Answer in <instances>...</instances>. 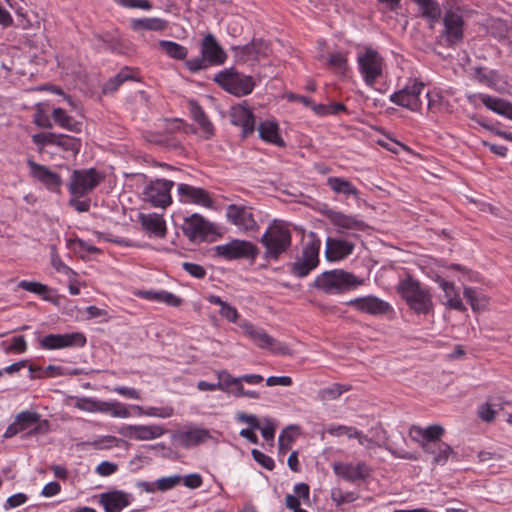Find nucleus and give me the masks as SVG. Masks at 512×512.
Returning <instances> with one entry per match:
<instances>
[{
	"instance_id": "47",
	"label": "nucleus",
	"mask_w": 512,
	"mask_h": 512,
	"mask_svg": "<svg viewBox=\"0 0 512 512\" xmlns=\"http://www.w3.org/2000/svg\"><path fill=\"white\" fill-rule=\"evenodd\" d=\"M358 494L354 492H343L340 488H333L331 490V499L336 506H341L345 503H351L358 499Z\"/></svg>"
},
{
	"instance_id": "46",
	"label": "nucleus",
	"mask_w": 512,
	"mask_h": 512,
	"mask_svg": "<svg viewBox=\"0 0 512 512\" xmlns=\"http://www.w3.org/2000/svg\"><path fill=\"white\" fill-rule=\"evenodd\" d=\"M69 247L81 257L85 256V253H97L99 249L90 243L82 240V239H73L69 240Z\"/></svg>"
},
{
	"instance_id": "23",
	"label": "nucleus",
	"mask_w": 512,
	"mask_h": 512,
	"mask_svg": "<svg viewBox=\"0 0 512 512\" xmlns=\"http://www.w3.org/2000/svg\"><path fill=\"white\" fill-rule=\"evenodd\" d=\"M230 121L233 125L241 127L242 137L246 138L254 132L255 118L253 112L246 105L232 106L229 111Z\"/></svg>"
},
{
	"instance_id": "49",
	"label": "nucleus",
	"mask_w": 512,
	"mask_h": 512,
	"mask_svg": "<svg viewBox=\"0 0 512 512\" xmlns=\"http://www.w3.org/2000/svg\"><path fill=\"white\" fill-rule=\"evenodd\" d=\"M26 350H27V342L25 340V337L22 335L13 337L11 339L10 344L4 348V352L6 354H10V353L21 354V353L26 352Z\"/></svg>"
},
{
	"instance_id": "27",
	"label": "nucleus",
	"mask_w": 512,
	"mask_h": 512,
	"mask_svg": "<svg viewBox=\"0 0 512 512\" xmlns=\"http://www.w3.org/2000/svg\"><path fill=\"white\" fill-rule=\"evenodd\" d=\"M434 281L439 285L444 292L442 303L449 309L457 310L460 312L466 311V307L462 302L459 291L453 282L445 280L440 275L434 277Z\"/></svg>"
},
{
	"instance_id": "53",
	"label": "nucleus",
	"mask_w": 512,
	"mask_h": 512,
	"mask_svg": "<svg viewBox=\"0 0 512 512\" xmlns=\"http://www.w3.org/2000/svg\"><path fill=\"white\" fill-rule=\"evenodd\" d=\"M357 430L358 429L355 427L345 425L330 426L327 428V432L332 436L346 435L348 438H354Z\"/></svg>"
},
{
	"instance_id": "18",
	"label": "nucleus",
	"mask_w": 512,
	"mask_h": 512,
	"mask_svg": "<svg viewBox=\"0 0 512 512\" xmlns=\"http://www.w3.org/2000/svg\"><path fill=\"white\" fill-rule=\"evenodd\" d=\"M232 50L236 61L239 63L257 61L267 57L271 52L269 44L263 39H253L246 45L232 47Z\"/></svg>"
},
{
	"instance_id": "15",
	"label": "nucleus",
	"mask_w": 512,
	"mask_h": 512,
	"mask_svg": "<svg viewBox=\"0 0 512 512\" xmlns=\"http://www.w3.org/2000/svg\"><path fill=\"white\" fill-rule=\"evenodd\" d=\"M245 334L261 349H269L275 353L286 354L288 347L271 337L262 328L255 327L249 321L240 324Z\"/></svg>"
},
{
	"instance_id": "14",
	"label": "nucleus",
	"mask_w": 512,
	"mask_h": 512,
	"mask_svg": "<svg viewBox=\"0 0 512 512\" xmlns=\"http://www.w3.org/2000/svg\"><path fill=\"white\" fill-rule=\"evenodd\" d=\"M444 30L442 37L447 46L454 47L462 42L464 37V20L459 8L449 9L443 17Z\"/></svg>"
},
{
	"instance_id": "58",
	"label": "nucleus",
	"mask_w": 512,
	"mask_h": 512,
	"mask_svg": "<svg viewBox=\"0 0 512 512\" xmlns=\"http://www.w3.org/2000/svg\"><path fill=\"white\" fill-rule=\"evenodd\" d=\"M27 500H28V497L26 494L16 493V494L8 497V499L6 500V502L4 504V509L10 510V509L19 507V506L25 504Z\"/></svg>"
},
{
	"instance_id": "26",
	"label": "nucleus",
	"mask_w": 512,
	"mask_h": 512,
	"mask_svg": "<svg viewBox=\"0 0 512 512\" xmlns=\"http://www.w3.org/2000/svg\"><path fill=\"white\" fill-rule=\"evenodd\" d=\"M334 473L348 482H356L363 480L369 475V469L364 462L358 463H343L334 462Z\"/></svg>"
},
{
	"instance_id": "19",
	"label": "nucleus",
	"mask_w": 512,
	"mask_h": 512,
	"mask_svg": "<svg viewBox=\"0 0 512 512\" xmlns=\"http://www.w3.org/2000/svg\"><path fill=\"white\" fill-rule=\"evenodd\" d=\"M211 438L209 430L196 426H186L172 435L174 444L183 447H195Z\"/></svg>"
},
{
	"instance_id": "17",
	"label": "nucleus",
	"mask_w": 512,
	"mask_h": 512,
	"mask_svg": "<svg viewBox=\"0 0 512 512\" xmlns=\"http://www.w3.org/2000/svg\"><path fill=\"white\" fill-rule=\"evenodd\" d=\"M177 194L181 203L194 204L207 209L214 208V200L204 188L181 183L177 186Z\"/></svg>"
},
{
	"instance_id": "22",
	"label": "nucleus",
	"mask_w": 512,
	"mask_h": 512,
	"mask_svg": "<svg viewBox=\"0 0 512 512\" xmlns=\"http://www.w3.org/2000/svg\"><path fill=\"white\" fill-rule=\"evenodd\" d=\"M346 304L354 307L359 312L370 315H383L391 309L388 302L373 295L354 298L349 300Z\"/></svg>"
},
{
	"instance_id": "42",
	"label": "nucleus",
	"mask_w": 512,
	"mask_h": 512,
	"mask_svg": "<svg viewBox=\"0 0 512 512\" xmlns=\"http://www.w3.org/2000/svg\"><path fill=\"white\" fill-rule=\"evenodd\" d=\"M18 287L25 291H28V292H31V293H34V294L40 296L43 300L49 301L51 299L50 298L51 289L47 285L42 284L40 282L21 280L18 283Z\"/></svg>"
},
{
	"instance_id": "25",
	"label": "nucleus",
	"mask_w": 512,
	"mask_h": 512,
	"mask_svg": "<svg viewBox=\"0 0 512 512\" xmlns=\"http://www.w3.org/2000/svg\"><path fill=\"white\" fill-rule=\"evenodd\" d=\"M27 165L30 169L31 176L41 182L49 190H56L61 186L62 179L58 173L53 172L44 165L36 163L32 159L27 160Z\"/></svg>"
},
{
	"instance_id": "60",
	"label": "nucleus",
	"mask_w": 512,
	"mask_h": 512,
	"mask_svg": "<svg viewBox=\"0 0 512 512\" xmlns=\"http://www.w3.org/2000/svg\"><path fill=\"white\" fill-rule=\"evenodd\" d=\"M96 402L97 400L93 398H77L74 406L79 410L94 413L96 408Z\"/></svg>"
},
{
	"instance_id": "41",
	"label": "nucleus",
	"mask_w": 512,
	"mask_h": 512,
	"mask_svg": "<svg viewBox=\"0 0 512 512\" xmlns=\"http://www.w3.org/2000/svg\"><path fill=\"white\" fill-rule=\"evenodd\" d=\"M133 79L132 71L128 67L123 68L117 75L109 79L103 86V92H115L125 81Z\"/></svg>"
},
{
	"instance_id": "4",
	"label": "nucleus",
	"mask_w": 512,
	"mask_h": 512,
	"mask_svg": "<svg viewBox=\"0 0 512 512\" xmlns=\"http://www.w3.org/2000/svg\"><path fill=\"white\" fill-rule=\"evenodd\" d=\"M362 284V279H359L351 272L341 269L325 271L318 275L314 280L315 288L330 295L341 294L353 290Z\"/></svg>"
},
{
	"instance_id": "63",
	"label": "nucleus",
	"mask_w": 512,
	"mask_h": 512,
	"mask_svg": "<svg viewBox=\"0 0 512 512\" xmlns=\"http://www.w3.org/2000/svg\"><path fill=\"white\" fill-rule=\"evenodd\" d=\"M113 392L129 399H140V393L138 390L126 387V386H116L112 389Z\"/></svg>"
},
{
	"instance_id": "38",
	"label": "nucleus",
	"mask_w": 512,
	"mask_h": 512,
	"mask_svg": "<svg viewBox=\"0 0 512 512\" xmlns=\"http://www.w3.org/2000/svg\"><path fill=\"white\" fill-rule=\"evenodd\" d=\"M81 140L79 138L65 135V134H56V139L54 141V145L65 152L71 153L72 156H76L81 149Z\"/></svg>"
},
{
	"instance_id": "11",
	"label": "nucleus",
	"mask_w": 512,
	"mask_h": 512,
	"mask_svg": "<svg viewBox=\"0 0 512 512\" xmlns=\"http://www.w3.org/2000/svg\"><path fill=\"white\" fill-rule=\"evenodd\" d=\"M214 250L217 256L226 260L247 259L253 261L259 254V249L255 244L240 239L217 245Z\"/></svg>"
},
{
	"instance_id": "5",
	"label": "nucleus",
	"mask_w": 512,
	"mask_h": 512,
	"mask_svg": "<svg viewBox=\"0 0 512 512\" xmlns=\"http://www.w3.org/2000/svg\"><path fill=\"white\" fill-rule=\"evenodd\" d=\"M227 54L220 46L214 35L207 34L201 42V56L185 61V66L191 73H197L211 66L225 63Z\"/></svg>"
},
{
	"instance_id": "21",
	"label": "nucleus",
	"mask_w": 512,
	"mask_h": 512,
	"mask_svg": "<svg viewBox=\"0 0 512 512\" xmlns=\"http://www.w3.org/2000/svg\"><path fill=\"white\" fill-rule=\"evenodd\" d=\"M165 432V428L158 424L125 425L119 430L122 436L137 441L154 440L164 435Z\"/></svg>"
},
{
	"instance_id": "3",
	"label": "nucleus",
	"mask_w": 512,
	"mask_h": 512,
	"mask_svg": "<svg viewBox=\"0 0 512 512\" xmlns=\"http://www.w3.org/2000/svg\"><path fill=\"white\" fill-rule=\"evenodd\" d=\"M266 260H278L292 245V233L286 222L274 220L260 239Z\"/></svg>"
},
{
	"instance_id": "32",
	"label": "nucleus",
	"mask_w": 512,
	"mask_h": 512,
	"mask_svg": "<svg viewBox=\"0 0 512 512\" xmlns=\"http://www.w3.org/2000/svg\"><path fill=\"white\" fill-rule=\"evenodd\" d=\"M188 109L192 119L198 124L201 129L202 135L205 139H210L214 136L215 128L210 121L203 108L195 100L188 102Z\"/></svg>"
},
{
	"instance_id": "64",
	"label": "nucleus",
	"mask_w": 512,
	"mask_h": 512,
	"mask_svg": "<svg viewBox=\"0 0 512 512\" xmlns=\"http://www.w3.org/2000/svg\"><path fill=\"white\" fill-rule=\"evenodd\" d=\"M118 466L115 463L103 461L96 467V473L100 476H110L115 473Z\"/></svg>"
},
{
	"instance_id": "1",
	"label": "nucleus",
	"mask_w": 512,
	"mask_h": 512,
	"mask_svg": "<svg viewBox=\"0 0 512 512\" xmlns=\"http://www.w3.org/2000/svg\"><path fill=\"white\" fill-rule=\"evenodd\" d=\"M445 430L441 425H430L426 428L413 425L410 428L411 438L419 442L424 452H434L433 448H438L439 454L433 460V465H444L453 453L450 445L441 441Z\"/></svg>"
},
{
	"instance_id": "10",
	"label": "nucleus",
	"mask_w": 512,
	"mask_h": 512,
	"mask_svg": "<svg viewBox=\"0 0 512 512\" xmlns=\"http://www.w3.org/2000/svg\"><path fill=\"white\" fill-rule=\"evenodd\" d=\"M103 176L94 168L74 170L69 182L70 193L79 198L92 192L102 181Z\"/></svg>"
},
{
	"instance_id": "13",
	"label": "nucleus",
	"mask_w": 512,
	"mask_h": 512,
	"mask_svg": "<svg viewBox=\"0 0 512 512\" xmlns=\"http://www.w3.org/2000/svg\"><path fill=\"white\" fill-rule=\"evenodd\" d=\"M424 88L425 86L422 82L413 81L403 89L391 94L389 100L398 106L409 109L410 111H420L422 106L421 94L423 93Z\"/></svg>"
},
{
	"instance_id": "7",
	"label": "nucleus",
	"mask_w": 512,
	"mask_h": 512,
	"mask_svg": "<svg viewBox=\"0 0 512 512\" xmlns=\"http://www.w3.org/2000/svg\"><path fill=\"white\" fill-rule=\"evenodd\" d=\"M357 65L363 81L369 87H374L376 81L383 75L384 59L372 47H365L358 52Z\"/></svg>"
},
{
	"instance_id": "39",
	"label": "nucleus",
	"mask_w": 512,
	"mask_h": 512,
	"mask_svg": "<svg viewBox=\"0 0 512 512\" xmlns=\"http://www.w3.org/2000/svg\"><path fill=\"white\" fill-rule=\"evenodd\" d=\"M464 297L469 302L473 311H482L488 305V298L472 287H464Z\"/></svg>"
},
{
	"instance_id": "57",
	"label": "nucleus",
	"mask_w": 512,
	"mask_h": 512,
	"mask_svg": "<svg viewBox=\"0 0 512 512\" xmlns=\"http://www.w3.org/2000/svg\"><path fill=\"white\" fill-rule=\"evenodd\" d=\"M182 268L192 277L197 279H202L206 275V270L204 267L196 263L184 262L182 264Z\"/></svg>"
},
{
	"instance_id": "9",
	"label": "nucleus",
	"mask_w": 512,
	"mask_h": 512,
	"mask_svg": "<svg viewBox=\"0 0 512 512\" xmlns=\"http://www.w3.org/2000/svg\"><path fill=\"white\" fill-rule=\"evenodd\" d=\"M174 182L166 179H156L146 184L142 190V199L156 208H163L172 204L171 189Z\"/></svg>"
},
{
	"instance_id": "56",
	"label": "nucleus",
	"mask_w": 512,
	"mask_h": 512,
	"mask_svg": "<svg viewBox=\"0 0 512 512\" xmlns=\"http://www.w3.org/2000/svg\"><path fill=\"white\" fill-rule=\"evenodd\" d=\"M118 5L125 8H138L143 10H150L151 3L148 0H114Z\"/></svg>"
},
{
	"instance_id": "43",
	"label": "nucleus",
	"mask_w": 512,
	"mask_h": 512,
	"mask_svg": "<svg viewBox=\"0 0 512 512\" xmlns=\"http://www.w3.org/2000/svg\"><path fill=\"white\" fill-rule=\"evenodd\" d=\"M420 7L424 17L431 21H437L440 18L441 10L434 0H414Z\"/></svg>"
},
{
	"instance_id": "62",
	"label": "nucleus",
	"mask_w": 512,
	"mask_h": 512,
	"mask_svg": "<svg viewBox=\"0 0 512 512\" xmlns=\"http://www.w3.org/2000/svg\"><path fill=\"white\" fill-rule=\"evenodd\" d=\"M109 414L113 417L128 418L130 417L129 410L124 404L120 402H111Z\"/></svg>"
},
{
	"instance_id": "45",
	"label": "nucleus",
	"mask_w": 512,
	"mask_h": 512,
	"mask_svg": "<svg viewBox=\"0 0 512 512\" xmlns=\"http://www.w3.org/2000/svg\"><path fill=\"white\" fill-rule=\"evenodd\" d=\"M473 77L476 81L488 87L494 86L497 81L496 73L494 71L482 67H476L474 69Z\"/></svg>"
},
{
	"instance_id": "40",
	"label": "nucleus",
	"mask_w": 512,
	"mask_h": 512,
	"mask_svg": "<svg viewBox=\"0 0 512 512\" xmlns=\"http://www.w3.org/2000/svg\"><path fill=\"white\" fill-rule=\"evenodd\" d=\"M159 46L170 58L184 60L187 57V48L174 41L161 40Z\"/></svg>"
},
{
	"instance_id": "8",
	"label": "nucleus",
	"mask_w": 512,
	"mask_h": 512,
	"mask_svg": "<svg viewBox=\"0 0 512 512\" xmlns=\"http://www.w3.org/2000/svg\"><path fill=\"white\" fill-rule=\"evenodd\" d=\"M320 241L310 240L304 243L301 253L290 264V273L298 278H304L310 274L319 264Z\"/></svg>"
},
{
	"instance_id": "28",
	"label": "nucleus",
	"mask_w": 512,
	"mask_h": 512,
	"mask_svg": "<svg viewBox=\"0 0 512 512\" xmlns=\"http://www.w3.org/2000/svg\"><path fill=\"white\" fill-rule=\"evenodd\" d=\"M480 99L481 102L491 111L505 116L512 120V104L501 98L492 97L487 94H470L467 95V100L471 104H475L476 100Z\"/></svg>"
},
{
	"instance_id": "59",
	"label": "nucleus",
	"mask_w": 512,
	"mask_h": 512,
	"mask_svg": "<svg viewBox=\"0 0 512 512\" xmlns=\"http://www.w3.org/2000/svg\"><path fill=\"white\" fill-rule=\"evenodd\" d=\"M56 139L55 133H38L32 136V141L41 147L54 145V141Z\"/></svg>"
},
{
	"instance_id": "30",
	"label": "nucleus",
	"mask_w": 512,
	"mask_h": 512,
	"mask_svg": "<svg viewBox=\"0 0 512 512\" xmlns=\"http://www.w3.org/2000/svg\"><path fill=\"white\" fill-rule=\"evenodd\" d=\"M132 499V495L115 490L101 494L100 503L106 512H121L131 503Z\"/></svg>"
},
{
	"instance_id": "52",
	"label": "nucleus",
	"mask_w": 512,
	"mask_h": 512,
	"mask_svg": "<svg viewBox=\"0 0 512 512\" xmlns=\"http://www.w3.org/2000/svg\"><path fill=\"white\" fill-rule=\"evenodd\" d=\"M328 63L332 68L340 72H344L347 69V58L341 52L331 54Z\"/></svg>"
},
{
	"instance_id": "34",
	"label": "nucleus",
	"mask_w": 512,
	"mask_h": 512,
	"mask_svg": "<svg viewBox=\"0 0 512 512\" xmlns=\"http://www.w3.org/2000/svg\"><path fill=\"white\" fill-rule=\"evenodd\" d=\"M259 137L270 144L284 147L285 142L279 134V126L274 121H264L258 127Z\"/></svg>"
},
{
	"instance_id": "35",
	"label": "nucleus",
	"mask_w": 512,
	"mask_h": 512,
	"mask_svg": "<svg viewBox=\"0 0 512 512\" xmlns=\"http://www.w3.org/2000/svg\"><path fill=\"white\" fill-rule=\"evenodd\" d=\"M327 185L336 194H342L346 198H359L360 193L358 189L350 181L342 177H329L327 179Z\"/></svg>"
},
{
	"instance_id": "6",
	"label": "nucleus",
	"mask_w": 512,
	"mask_h": 512,
	"mask_svg": "<svg viewBox=\"0 0 512 512\" xmlns=\"http://www.w3.org/2000/svg\"><path fill=\"white\" fill-rule=\"evenodd\" d=\"M214 81L226 92L237 97L249 95L255 87L253 77L242 74L234 68L217 73Z\"/></svg>"
},
{
	"instance_id": "16",
	"label": "nucleus",
	"mask_w": 512,
	"mask_h": 512,
	"mask_svg": "<svg viewBox=\"0 0 512 512\" xmlns=\"http://www.w3.org/2000/svg\"><path fill=\"white\" fill-rule=\"evenodd\" d=\"M86 343V336L82 332L49 334L40 340V345L45 350H57L73 347L82 348Z\"/></svg>"
},
{
	"instance_id": "20",
	"label": "nucleus",
	"mask_w": 512,
	"mask_h": 512,
	"mask_svg": "<svg viewBox=\"0 0 512 512\" xmlns=\"http://www.w3.org/2000/svg\"><path fill=\"white\" fill-rule=\"evenodd\" d=\"M183 234L191 241H203L210 232V223L200 214L185 217L181 226Z\"/></svg>"
},
{
	"instance_id": "29",
	"label": "nucleus",
	"mask_w": 512,
	"mask_h": 512,
	"mask_svg": "<svg viewBox=\"0 0 512 512\" xmlns=\"http://www.w3.org/2000/svg\"><path fill=\"white\" fill-rule=\"evenodd\" d=\"M354 247L350 241L328 237L325 245V257L330 262L343 260L353 253Z\"/></svg>"
},
{
	"instance_id": "36",
	"label": "nucleus",
	"mask_w": 512,
	"mask_h": 512,
	"mask_svg": "<svg viewBox=\"0 0 512 512\" xmlns=\"http://www.w3.org/2000/svg\"><path fill=\"white\" fill-rule=\"evenodd\" d=\"M52 117L54 122L63 129L74 133H80L82 131V123L76 121L62 108H54L52 111Z\"/></svg>"
},
{
	"instance_id": "24",
	"label": "nucleus",
	"mask_w": 512,
	"mask_h": 512,
	"mask_svg": "<svg viewBox=\"0 0 512 512\" xmlns=\"http://www.w3.org/2000/svg\"><path fill=\"white\" fill-rule=\"evenodd\" d=\"M354 438H356L358 440L360 445L365 446L367 449H371L372 447L377 446L379 448L386 449L396 458L406 459V460H417V457L413 453L407 452L403 448L397 447L395 442L390 443V442H388L387 439L385 441H383L382 443H380L378 441H375L372 438H369L367 435L363 434V432L360 430H357Z\"/></svg>"
},
{
	"instance_id": "37",
	"label": "nucleus",
	"mask_w": 512,
	"mask_h": 512,
	"mask_svg": "<svg viewBox=\"0 0 512 512\" xmlns=\"http://www.w3.org/2000/svg\"><path fill=\"white\" fill-rule=\"evenodd\" d=\"M131 25L135 31H163L167 28L168 22L161 18L151 17L134 19Z\"/></svg>"
},
{
	"instance_id": "12",
	"label": "nucleus",
	"mask_w": 512,
	"mask_h": 512,
	"mask_svg": "<svg viewBox=\"0 0 512 512\" xmlns=\"http://www.w3.org/2000/svg\"><path fill=\"white\" fill-rule=\"evenodd\" d=\"M227 221L236 226L242 233H251L259 226L252 212V208L242 204H230L226 208Z\"/></svg>"
},
{
	"instance_id": "50",
	"label": "nucleus",
	"mask_w": 512,
	"mask_h": 512,
	"mask_svg": "<svg viewBox=\"0 0 512 512\" xmlns=\"http://www.w3.org/2000/svg\"><path fill=\"white\" fill-rule=\"evenodd\" d=\"M15 421L16 423H19V427H22L23 431L39 421V414L31 411H23L17 415Z\"/></svg>"
},
{
	"instance_id": "51",
	"label": "nucleus",
	"mask_w": 512,
	"mask_h": 512,
	"mask_svg": "<svg viewBox=\"0 0 512 512\" xmlns=\"http://www.w3.org/2000/svg\"><path fill=\"white\" fill-rule=\"evenodd\" d=\"M182 480L180 475L162 477L157 481V488L160 491H167L176 487Z\"/></svg>"
},
{
	"instance_id": "44",
	"label": "nucleus",
	"mask_w": 512,
	"mask_h": 512,
	"mask_svg": "<svg viewBox=\"0 0 512 512\" xmlns=\"http://www.w3.org/2000/svg\"><path fill=\"white\" fill-rule=\"evenodd\" d=\"M218 382L217 387L218 390L229 393L235 384H239V377L232 376L226 370H220L216 373Z\"/></svg>"
},
{
	"instance_id": "48",
	"label": "nucleus",
	"mask_w": 512,
	"mask_h": 512,
	"mask_svg": "<svg viewBox=\"0 0 512 512\" xmlns=\"http://www.w3.org/2000/svg\"><path fill=\"white\" fill-rule=\"evenodd\" d=\"M348 387L335 383L328 388H324L320 391V397L322 400H334L337 399L344 392L348 391Z\"/></svg>"
},
{
	"instance_id": "54",
	"label": "nucleus",
	"mask_w": 512,
	"mask_h": 512,
	"mask_svg": "<svg viewBox=\"0 0 512 512\" xmlns=\"http://www.w3.org/2000/svg\"><path fill=\"white\" fill-rule=\"evenodd\" d=\"M495 406L496 405L490 403L482 404L478 409V415L481 418V420L485 422L493 421L497 414V409L495 408Z\"/></svg>"
},
{
	"instance_id": "33",
	"label": "nucleus",
	"mask_w": 512,
	"mask_h": 512,
	"mask_svg": "<svg viewBox=\"0 0 512 512\" xmlns=\"http://www.w3.org/2000/svg\"><path fill=\"white\" fill-rule=\"evenodd\" d=\"M138 218L144 230L160 238L165 236L166 222L161 215L157 213H140Z\"/></svg>"
},
{
	"instance_id": "61",
	"label": "nucleus",
	"mask_w": 512,
	"mask_h": 512,
	"mask_svg": "<svg viewBox=\"0 0 512 512\" xmlns=\"http://www.w3.org/2000/svg\"><path fill=\"white\" fill-rule=\"evenodd\" d=\"M220 315L231 323H236L239 318V313L234 306L226 303L219 311Z\"/></svg>"
},
{
	"instance_id": "2",
	"label": "nucleus",
	"mask_w": 512,
	"mask_h": 512,
	"mask_svg": "<svg viewBox=\"0 0 512 512\" xmlns=\"http://www.w3.org/2000/svg\"><path fill=\"white\" fill-rule=\"evenodd\" d=\"M396 289L408 307L416 314L427 315L433 312L434 303L431 291L419 280L408 275L399 281Z\"/></svg>"
},
{
	"instance_id": "55",
	"label": "nucleus",
	"mask_w": 512,
	"mask_h": 512,
	"mask_svg": "<svg viewBox=\"0 0 512 512\" xmlns=\"http://www.w3.org/2000/svg\"><path fill=\"white\" fill-rule=\"evenodd\" d=\"M252 456H253V459L257 463H259L262 467H264L265 469H267V470L274 469L275 462L270 456L264 454L263 452H261L257 449L252 450Z\"/></svg>"
},
{
	"instance_id": "31",
	"label": "nucleus",
	"mask_w": 512,
	"mask_h": 512,
	"mask_svg": "<svg viewBox=\"0 0 512 512\" xmlns=\"http://www.w3.org/2000/svg\"><path fill=\"white\" fill-rule=\"evenodd\" d=\"M327 217L334 226L342 230L364 231L368 227L364 221L356 216L346 215L338 211H328Z\"/></svg>"
}]
</instances>
